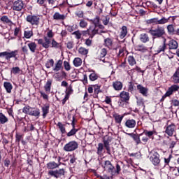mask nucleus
<instances>
[{
  "instance_id": "nucleus-27",
  "label": "nucleus",
  "mask_w": 179,
  "mask_h": 179,
  "mask_svg": "<svg viewBox=\"0 0 179 179\" xmlns=\"http://www.w3.org/2000/svg\"><path fill=\"white\" fill-rule=\"evenodd\" d=\"M107 52H108V51L107 50V49L106 48H101L99 50V59H101V61H103V62H106V61L104 59H103V58H104V57H106V55H107Z\"/></svg>"
},
{
  "instance_id": "nucleus-39",
  "label": "nucleus",
  "mask_w": 179,
  "mask_h": 179,
  "mask_svg": "<svg viewBox=\"0 0 179 179\" xmlns=\"http://www.w3.org/2000/svg\"><path fill=\"white\" fill-rule=\"evenodd\" d=\"M127 62L130 66H134V65H136V59L134 56L127 57Z\"/></svg>"
},
{
  "instance_id": "nucleus-46",
  "label": "nucleus",
  "mask_w": 179,
  "mask_h": 179,
  "mask_svg": "<svg viewBox=\"0 0 179 179\" xmlns=\"http://www.w3.org/2000/svg\"><path fill=\"white\" fill-rule=\"evenodd\" d=\"M167 31L169 34H174V25L173 24H169L166 27Z\"/></svg>"
},
{
  "instance_id": "nucleus-34",
  "label": "nucleus",
  "mask_w": 179,
  "mask_h": 179,
  "mask_svg": "<svg viewBox=\"0 0 179 179\" xmlns=\"http://www.w3.org/2000/svg\"><path fill=\"white\" fill-rule=\"evenodd\" d=\"M127 34H128V29L126 26L122 27L120 34V38H125V37H127Z\"/></svg>"
},
{
  "instance_id": "nucleus-52",
  "label": "nucleus",
  "mask_w": 179,
  "mask_h": 179,
  "mask_svg": "<svg viewBox=\"0 0 179 179\" xmlns=\"http://www.w3.org/2000/svg\"><path fill=\"white\" fill-rule=\"evenodd\" d=\"M103 103H106L108 106H113V100L111 99V96H106Z\"/></svg>"
},
{
  "instance_id": "nucleus-22",
  "label": "nucleus",
  "mask_w": 179,
  "mask_h": 179,
  "mask_svg": "<svg viewBox=\"0 0 179 179\" xmlns=\"http://www.w3.org/2000/svg\"><path fill=\"white\" fill-rule=\"evenodd\" d=\"M127 135H129V136H131V138H132V139L136 143V145H141L142 143V142H141L140 134H135L134 133H129V134H127Z\"/></svg>"
},
{
  "instance_id": "nucleus-32",
  "label": "nucleus",
  "mask_w": 179,
  "mask_h": 179,
  "mask_svg": "<svg viewBox=\"0 0 179 179\" xmlns=\"http://www.w3.org/2000/svg\"><path fill=\"white\" fill-rule=\"evenodd\" d=\"M66 17L64 14H60L59 13H55L53 15V19L55 20H65Z\"/></svg>"
},
{
  "instance_id": "nucleus-12",
  "label": "nucleus",
  "mask_w": 179,
  "mask_h": 179,
  "mask_svg": "<svg viewBox=\"0 0 179 179\" xmlns=\"http://www.w3.org/2000/svg\"><path fill=\"white\" fill-rule=\"evenodd\" d=\"M121 102L120 103V106H124V103L126 104H129V100L131 99V96L129 95V92L127 91H122L119 95Z\"/></svg>"
},
{
  "instance_id": "nucleus-21",
  "label": "nucleus",
  "mask_w": 179,
  "mask_h": 179,
  "mask_svg": "<svg viewBox=\"0 0 179 179\" xmlns=\"http://www.w3.org/2000/svg\"><path fill=\"white\" fill-rule=\"evenodd\" d=\"M112 86L114 89V90H116V92H120L122 90V87H124V85L122 84V82L116 80L113 83Z\"/></svg>"
},
{
  "instance_id": "nucleus-10",
  "label": "nucleus",
  "mask_w": 179,
  "mask_h": 179,
  "mask_svg": "<svg viewBox=\"0 0 179 179\" xmlns=\"http://www.w3.org/2000/svg\"><path fill=\"white\" fill-rule=\"evenodd\" d=\"M79 148V144L75 141H71L64 145L63 150L64 152H73Z\"/></svg>"
},
{
  "instance_id": "nucleus-3",
  "label": "nucleus",
  "mask_w": 179,
  "mask_h": 179,
  "mask_svg": "<svg viewBox=\"0 0 179 179\" xmlns=\"http://www.w3.org/2000/svg\"><path fill=\"white\" fill-rule=\"evenodd\" d=\"M155 135H157L156 130H144L143 132L140 134L141 145H146V143L149 142V139H155Z\"/></svg>"
},
{
  "instance_id": "nucleus-33",
  "label": "nucleus",
  "mask_w": 179,
  "mask_h": 179,
  "mask_svg": "<svg viewBox=\"0 0 179 179\" xmlns=\"http://www.w3.org/2000/svg\"><path fill=\"white\" fill-rule=\"evenodd\" d=\"M73 64L76 68H78V66H82V64H83V62L82 61V59L80 57H75Z\"/></svg>"
},
{
  "instance_id": "nucleus-45",
  "label": "nucleus",
  "mask_w": 179,
  "mask_h": 179,
  "mask_svg": "<svg viewBox=\"0 0 179 179\" xmlns=\"http://www.w3.org/2000/svg\"><path fill=\"white\" fill-rule=\"evenodd\" d=\"M103 149H104V145L101 143H99L98 144V148H97V155H99V156H103Z\"/></svg>"
},
{
  "instance_id": "nucleus-30",
  "label": "nucleus",
  "mask_w": 179,
  "mask_h": 179,
  "mask_svg": "<svg viewBox=\"0 0 179 179\" xmlns=\"http://www.w3.org/2000/svg\"><path fill=\"white\" fill-rule=\"evenodd\" d=\"M31 117H36L38 118L40 117V109L38 108H33L31 110L30 115Z\"/></svg>"
},
{
  "instance_id": "nucleus-6",
  "label": "nucleus",
  "mask_w": 179,
  "mask_h": 179,
  "mask_svg": "<svg viewBox=\"0 0 179 179\" xmlns=\"http://www.w3.org/2000/svg\"><path fill=\"white\" fill-rule=\"evenodd\" d=\"M100 22V17L97 16L94 19V25H90L88 30V36L89 37L93 38L96 36V34H99V28L96 24L99 23Z\"/></svg>"
},
{
  "instance_id": "nucleus-38",
  "label": "nucleus",
  "mask_w": 179,
  "mask_h": 179,
  "mask_svg": "<svg viewBox=\"0 0 179 179\" xmlns=\"http://www.w3.org/2000/svg\"><path fill=\"white\" fill-rule=\"evenodd\" d=\"M136 51H140L141 52H146L148 51V48L144 45H137L135 47Z\"/></svg>"
},
{
  "instance_id": "nucleus-62",
  "label": "nucleus",
  "mask_w": 179,
  "mask_h": 179,
  "mask_svg": "<svg viewBox=\"0 0 179 179\" xmlns=\"http://www.w3.org/2000/svg\"><path fill=\"white\" fill-rule=\"evenodd\" d=\"M37 3L42 6H47V0H38Z\"/></svg>"
},
{
  "instance_id": "nucleus-36",
  "label": "nucleus",
  "mask_w": 179,
  "mask_h": 179,
  "mask_svg": "<svg viewBox=\"0 0 179 179\" xmlns=\"http://www.w3.org/2000/svg\"><path fill=\"white\" fill-rule=\"evenodd\" d=\"M78 53L80 55H83L84 57H87V54H89V49H87L83 47H80L78 49Z\"/></svg>"
},
{
  "instance_id": "nucleus-57",
  "label": "nucleus",
  "mask_w": 179,
  "mask_h": 179,
  "mask_svg": "<svg viewBox=\"0 0 179 179\" xmlns=\"http://www.w3.org/2000/svg\"><path fill=\"white\" fill-rule=\"evenodd\" d=\"M166 42H164L162 45H160L158 48L157 52H164L166 50Z\"/></svg>"
},
{
  "instance_id": "nucleus-54",
  "label": "nucleus",
  "mask_w": 179,
  "mask_h": 179,
  "mask_svg": "<svg viewBox=\"0 0 179 179\" xmlns=\"http://www.w3.org/2000/svg\"><path fill=\"white\" fill-rule=\"evenodd\" d=\"M93 43V38H91L89 36L88 38L85 39V44L87 45V47H91L92 44Z\"/></svg>"
},
{
  "instance_id": "nucleus-7",
  "label": "nucleus",
  "mask_w": 179,
  "mask_h": 179,
  "mask_svg": "<svg viewBox=\"0 0 179 179\" xmlns=\"http://www.w3.org/2000/svg\"><path fill=\"white\" fill-rule=\"evenodd\" d=\"M148 33H150V34H151V36L153 37H157V38H159L160 37H163V36L166 34V29H164V27L158 25L155 29L151 28Z\"/></svg>"
},
{
  "instance_id": "nucleus-9",
  "label": "nucleus",
  "mask_w": 179,
  "mask_h": 179,
  "mask_svg": "<svg viewBox=\"0 0 179 179\" xmlns=\"http://www.w3.org/2000/svg\"><path fill=\"white\" fill-rule=\"evenodd\" d=\"M170 17H169L168 18L163 17L160 20H159V18L157 17L151 18L147 20V23L148 24H166V23H169V20H170Z\"/></svg>"
},
{
  "instance_id": "nucleus-20",
  "label": "nucleus",
  "mask_w": 179,
  "mask_h": 179,
  "mask_svg": "<svg viewBox=\"0 0 179 179\" xmlns=\"http://www.w3.org/2000/svg\"><path fill=\"white\" fill-rule=\"evenodd\" d=\"M111 142V137H108L107 139H103V146L106 150L108 155H111V149L110 148V143Z\"/></svg>"
},
{
  "instance_id": "nucleus-49",
  "label": "nucleus",
  "mask_w": 179,
  "mask_h": 179,
  "mask_svg": "<svg viewBox=\"0 0 179 179\" xmlns=\"http://www.w3.org/2000/svg\"><path fill=\"white\" fill-rule=\"evenodd\" d=\"M72 34L76 36V38H77V40H80L82 38V32L79 30L73 32Z\"/></svg>"
},
{
  "instance_id": "nucleus-41",
  "label": "nucleus",
  "mask_w": 179,
  "mask_h": 179,
  "mask_svg": "<svg viewBox=\"0 0 179 179\" xmlns=\"http://www.w3.org/2000/svg\"><path fill=\"white\" fill-rule=\"evenodd\" d=\"M140 41L141 43H148L149 41V36H148V34H141L140 35Z\"/></svg>"
},
{
  "instance_id": "nucleus-5",
  "label": "nucleus",
  "mask_w": 179,
  "mask_h": 179,
  "mask_svg": "<svg viewBox=\"0 0 179 179\" xmlns=\"http://www.w3.org/2000/svg\"><path fill=\"white\" fill-rule=\"evenodd\" d=\"M164 132L165 134H166V135H168V136H173L176 131H177V125H176V123L168 120L166 122V124L164 127Z\"/></svg>"
},
{
  "instance_id": "nucleus-4",
  "label": "nucleus",
  "mask_w": 179,
  "mask_h": 179,
  "mask_svg": "<svg viewBox=\"0 0 179 179\" xmlns=\"http://www.w3.org/2000/svg\"><path fill=\"white\" fill-rule=\"evenodd\" d=\"M52 86V79H48L45 83V85L43 86V89L45 92L41 91L39 92L41 97H43V100H46L48 101V94L51 93V87Z\"/></svg>"
},
{
  "instance_id": "nucleus-18",
  "label": "nucleus",
  "mask_w": 179,
  "mask_h": 179,
  "mask_svg": "<svg viewBox=\"0 0 179 179\" xmlns=\"http://www.w3.org/2000/svg\"><path fill=\"white\" fill-rule=\"evenodd\" d=\"M177 92H179V85L174 84L168 88L166 94H169L170 97V96H173V94L177 93Z\"/></svg>"
},
{
  "instance_id": "nucleus-31",
  "label": "nucleus",
  "mask_w": 179,
  "mask_h": 179,
  "mask_svg": "<svg viewBox=\"0 0 179 179\" xmlns=\"http://www.w3.org/2000/svg\"><path fill=\"white\" fill-rule=\"evenodd\" d=\"M90 72H92V73H90L89 76L90 80H91V82H94L97 80V79H99V75L97 74V73H96V71L93 70H92Z\"/></svg>"
},
{
  "instance_id": "nucleus-42",
  "label": "nucleus",
  "mask_w": 179,
  "mask_h": 179,
  "mask_svg": "<svg viewBox=\"0 0 179 179\" xmlns=\"http://www.w3.org/2000/svg\"><path fill=\"white\" fill-rule=\"evenodd\" d=\"M57 127H58L59 129H60L62 134H66V129H65V124H62V122H59L57 124Z\"/></svg>"
},
{
  "instance_id": "nucleus-37",
  "label": "nucleus",
  "mask_w": 179,
  "mask_h": 179,
  "mask_svg": "<svg viewBox=\"0 0 179 179\" xmlns=\"http://www.w3.org/2000/svg\"><path fill=\"white\" fill-rule=\"evenodd\" d=\"M0 20L3 22V23H6V24H8V26H12L13 24L12 20H10L6 15L2 16L0 18Z\"/></svg>"
},
{
  "instance_id": "nucleus-56",
  "label": "nucleus",
  "mask_w": 179,
  "mask_h": 179,
  "mask_svg": "<svg viewBox=\"0 0 179 179\" xmlns=\"http://www.w3.org/2000/svg\"><path fill=\"white\" fill-rule=\"evenodd\" d=\"M79 129H72L69 132L67 133V136H73V135H76V132H78Z\"/></svg>"
},
{
  "instance_id": "nucleus-61",
  "label": "nucleus",
  "mask_w": 179,
  "mask_h": 179,
  "mask_svg": "<svg viewBox=\"0 0 179 179\" xmlns=\"http://www.w3.org/2000/svg\"><path fill=\"white\" fill-rule=\"evenodd\" d=\"M75 45V44L73 43V41H71L67 42L66 43V47L69 50H72V48H73V46Z\"/></svg>"
},
{
  "instance_id": "nucleus-26",
  "label": "nucleus",
  "mask_w": 179,
  "mask_h": 179,
  "mask_svg": "<svg viewBox=\"0 0 179 179\" xmlns=\"http://www.w3.org/2000/svg\"><path fill=\"white\" fill-rule=\"evenodd\" d=\"M168 46L169 50H177V48H178V43L177 42V41L171 39L169 42Z\"/></svg>"
},
{
  "instance_id": "nucleus-48",
  "label": "nucleus",
  "mask_w": 179,
  "mask_h": 179,
  "mask_svg": "<svg viewBox=\"0 0 179 179\" xmlns=\"http://www.w3.org/2000/svg\"><path fill=\"white\" fill-rule=\"evenodd\" d=\"M20 34H22V29H20V27H15L14 30L15 37H20Z\"/></svg>"
},
{
  "instance_id": "nucleus-16",
  "label": "nucleus",
  "mask_w": 179,
  "mask_h": 179,
  "mask_svg": "<svg viewBox=\"0 0 179 179\" xmlns=\"http://www.w3.org/2000/svg\"><path fill=\"white\" fill-rule=\"evenodd\" d=\"M103 45L108 50H113L114 48V39L112 38H106L103 41Z\"/></svg>"
},
{
  "instance_id": "nucleus-25",
  "label": "nucleus",
  "mask_w": 179,
  "mask_h": 179,
  "mask_svg": "<svg viewBox=\"0 0 179 179\" xmlns=\"http://www.w3.org/2000/svg\"><path fill=\"white\" fill-rule=\"evenodd\" d=\"M137 90L139 91L141 94H143V96H148V92L149 91L148 87H145L142 85L139 84L137 85Z\"/></svg>"
},
{
  "instance_id": "nucleus-28",
  "label": "nucleus",
  "mask_w": 179,
  "mask_h": 179,
  "mask_svg": "<svg viewBox=\"0 0 179 179\" xmlns=\"http://www.w3.org/2000/svg\"><path fill=\"white\" fill-rule=\"evenodd\" d=\"M42 117L43 118H45V117H47L48 113H50V104H45L43 107H42Z\"/></svg>"
},
{
  "instance_id": "nucleus-15",
  "label": "nucleus",
  "mask_w": 179,
  "mask_h": 179,
  "mask_svg": "<svg viewBox=\"0 0 179 179\" xmlns=\"http://www.w3.org/2000/svg\"><path fill=\"white\" fill-rule=\"evenodd\" d=\"M124 127L129 129H134L136 127V120L131 118L127 119L124 122Z\"/></svg>"
},
{
  "instance_id": "nucleus-17",
  "label": "nucleus",
  "mask_w": 179,
  "mask_h": 179,
  "mask_svg": "<svg viewBox=\"0 0 179 179\" xmlns=\"http://www.w3.org/2000/svg\"><path fill=\"white\" fill-rule=\"evenodd\" d=\"M150 159L154 166H159L160 164V155L157 152H155Z\"/></svg>"
},
{
  "instance_id": "nucleus-58",
  "label": "nucleus",
  "mask_w": 179,
  "mask_h": 179,
  "mask_svg": "<svg viewBox=\"0 0 179 179\" xmlns=\"http://www.w3.org/2000/svg\"><path fill=\"white\" fill-rule=\"evenodd\" d=\"M132 71H136V72H139L141 73H143V72H145L144 71H143L142 69H141V68L138 66H136L134 69L130 70V71H127V73H130V72H132Z\"/></svg>"
},
{
  "instance_id": "nucleus-8",
  "label": "nucleus",
  "mask_w": 179,
  "mask_h": 179,
  "mask_svg": "<svg viewBox=\"0 0 179 179\" xmlns=\"http://www.w3.org/2000/svg\"><path fill=\"white\" fill-rule=\"evenodd\" d=\"M11 9L15 12H22L24 9V2L23 0H13Z\"/></svg>"
},
{
  "instance_id": "nucleus-59",
  "label": "nucleus",
  "mask_w": 179,
  "mask_h": 179,
  "mask_svg": "<svg viewBox=\"0 0 179 179\" xmlns=\"http://www.w3.org/2000/svg\"><path fill=\"white\" fill-rule=\"evenodd\" d=\"M64 67L65 71H69L71 69V64L69 63V62L64 61Z\"/></svg>"
},
{
  "instance_id": "nucleus-24",
  "label": "nucleus",
  "mask_w": 179,
  "mask_h": 179,
  "mask_svg": "<svg viewBox=\"0 0 179 179\" xmlns=\"http://www.w3.org/2000/svg\"><path fill=\"white\" fill-rule=\"evenodd\" d=\"M62 64L63 62L61 59H59L55 64V66H53L52 71L54 72H58L62 69Z\"/></svg>"
},
{
  "instance_id": "nucleus-53",
  "label": "nucleus",
  "mask_w": 179,
  "mask_h": 179,
  "mask_svg": "<svg viewBox=\"0 0 179 179\" xmlns=\"http://www.w3.org/2000/svg\"><path fill=\"white\" fill-rule=\"evenodd\" d=\"M72 93H73V90L72 89V85H70L66 88V96H68L69 97H70Z\"/></svg>"
},
{
  "instance_id": "nucleus-47",
  "label": "nucleus",
  "mask_w": 179,
  "mask_h": 179,
  "mask_svg": "<svg viewBox=\"0 0 179 179\" xmlns=\"http://www.w3.org/2000/svg\"><path fill=\"white\" fill-rule=\"evenodd\" d=\"M10 72L13 75H17V73H20V72H22V71L20 70V68L17 66V67H13L11 69Z\"/></svg>"
},
{
  "instance_id": "nucleus-55",
  "label": "nucleus",
  "mask_w": 179,
  "mask_h": 179,
  "mask_svg": "<svg viewBox=\"0 0 179 179\" xmlns=\"http://www.w3.org/2000/svg\"><path fill=\"white\" fill-rule=\"evenodd\" d=\"M45 66H46V68H48V69L52 68V66H54V59H49V60L46 62Z\"/></svg>"
},
{
  "instance_id": "nucleus-19",
  "label": "nucleus",
  "mask_w": 179,
  "mask_h": 179,
  "mask_svg": "<svg viewBox=\"0 0 179 179\" xmlns=\"http://www.w3.org/2000/svg\"><path fill=\"white\" fill-rule=\"evenodd\" d=\"M34 36V34L33 33V29L30 27H27L24 30V37L23 38H27V40L31 38Z\"/></svg>"
},
{
  "instance_id": "nucleus-44",
  "label": "nucleus",
  "mask_w": 179,
  "mask_h": 179,
  "mask_svg": "<svg viewBox=\"0 0 179 179\" xmlns=\"http://www.w3.org/2000/svg\"><path fill=\"white\" fill-rule=\"evenodd\" d=\"M32 108L33 107H31L30 106H26L22 108V113H24V114L30 115Z\"/></svg>"
},
{
  "instance_id": "nucleus-1",
  "label": "nucleus",
  "mask_w": 179,
  "mask_h": 179,
  "mask_svg": "<svg viewBox=\"0 0 179 179\" xmlns=\"http://www.w3.org/2000/svg\"><path fill=\"white\" fill-rule=\"evenodd\" d=\"M46 167L48 170V176L49 177H53L54 178H61L63 176H65V169H56L59 167V164L56 163L55 162H48L46 164Z\"/></svg>"
},
{
  "instance_id": "nucleus-51",
  "label": "nucleus",
  "mask_w": 179,
  "mask_h": 179,
  "mask_svg": "<svg viewBox=\"0 0 179 179\" xmlns=\"http://www.w3.org/2000/svg\"><path fill=\"white\" fill-rule=\"evenodd\" d=\"M79 26L81 29H86L87 27V22L85 20H80Z\"/></svg>"
},
{
  "instance_id": "nucleus-64",
  "label": "nucleus",
  "mask_w": 179,
  "mask_h": 179,
  "mask_svg": "<svg viewBox=\"0 0 179 179\" xmlns=\"http://www.w3.org/2000/svg\"><path fill=\"white\" fill-rule=\"evenodd\" d=\"M171 104L172 106H173L174 107H179V101L177 99H173L171 101Z\"/></svg>"
},
{
  "instance_id": "nucleus-29",
  "label": "nucleus",
  "mask_w": 179,
  "mask_h": 179,
  "mask_svg": "<svg viewBox=\"0 0 179 179\" xmlns=\"http://www.w3.org/2000/svg\"><path fill=\"white\" fill-rule=\"evenodd\" d=\"M27 43H29V41H27ZM27 47L30 50L31 52L34 53L37 50V43H36V42H29L27 43Z\"/></svg>"
},
{
  "instance_id": "nucleus-2",
  "label": "nucleus",
  "mask_w": 179,
  "mask_h": 179,
  "mask_svg": "<svg viewBox=\"0 0 179 179\" xmlns=\"http://www.w3.org/2000/svg\"><path fill=\"white\" fill-rule=\"evenodd\" d=\"M46 36L43 37V39L40 38L38 40V44L40 45H42L43 48H50V45L51 44V39L55 36V34H54V31H52V29H50V28H48L45 31Z\"/></svg>"
},
{
  "instance_id": "nucleus-40",
  "label": "nucleus",
  "mask_w": 179,
  "mask_h": 179,
  "mask_svg": "<svg viewBox=\"0 0 179 179\" xmlns=\"http://www.w3.org/2000/svg\"><path fill=\"white\" fill-rule=\"evenodd\" d=\"M9 119L2 113H0V124H3L8 122Z\"/></svg>"
},
{
  "instance_id": "nucleus-13",
  "label": "nucleus",
  "mask_w": 179,
  "mask_h": 179,
  "mask_svg": "<svg viewBox=\"0 0 179 179\" xmlns=\"http://www.w3.org/2000/svg\"><path fill=\"white\" fill-rule=\"evenodd\" d=\"M17 50H14L11 52H0V58H6L7 61H10V58H16V56L17 55Z\"/></svg>"
},
{
  "instance_id": "nucleus-14",
  "label": "nucleus",
  "mask_w": 179,
  "mask_h": 179,
  "mask_svg": "<svg viewBox=\"0 0 179 179\" xmlns=\"http://www.w3.org/2000/svg\"><path fill=\"white\" fill-rule=\"evenodd\" d=\"M100 165L101 166L102 169H103L105 171H108V173H113L115 169L111 162L108 160L100 162Z\"/></svg>"
},
{
  "instance_id": "nucleus-63",
  "label": "nucleus",
  "mask_w": 179,
  "mask_h": 179,
  "mask_svg": "<svg viewBox=\"0 0 179 179\" xmlns=\"http://www.w3.org/2000/svg\"><path fill=\"white\" fill-rule=\"evenodd\" d=\"M128 92H129L130 93H132V92H134V83L131 82L129 83Z\"/></svg>"
},
{
  "instance_id": "nucleus-50",
  "label": "nucleus",
  "mask_w": 179,
  "mask_h": 179,
  "mask_svg": "<svg viewBox=\"0 0 179 179\" xmlns=\"http://www.w3.org/2000/svg\"><path fill=\"white\" fill-rule=\"evenodd\" d=\"M93 87H96V89H100V86L95 85H89L87 87V93L92 94L93 93Z\"/></svg>"
},
{
  "instance_id": "nucleus-60",
  "label": "nucleus",
  "mask_w": 179,
  "mask_h": 179,
  "mask_svg": "<svg viewBox=\"0 0 179 179\" xmlns=\"http://www.w3.org/2000/svg\"><path fill=\"white\" fill-rule=\"evenodd\" d=\"M23 134H17L15 135V141L16 142H18V143L20 142V141H22V139H23Z\"/></svg>"
},
{
  "instance_id": "nucleus-23",
  "label": "nucleus",
  "mask_w": 179,
  "mask_h": 179,
  "mask_svg": "<svg viewBox=\"0 0 179 179\" xmlns=\"http://www.w3.org/2000/svg\"><path fill=\"white\" fill-rule=\"evenodd\" d=\"M113 118L115 120V124H118L119 125H121V122H122V120H124V115L114 113Z\"/></svg>"
},
{
  "instance_id": "nucleus-35",
  "label": "nucleus",
  "mask_w": 179,
  "mask_h": 179,
  "mask_svg": "<svg viewBox=\"0 0 179 179\" xmlns=\"http://www.w3.org/2000/svg\"><path fill=\"white\" fill-rule=\"evenodd\" d=\"M3 87L6 89L7 93H12V89H13V86H12V83L9 82H4Z\"/></svg>"
},
{
  "instance_id": "nucleus-43",
  "label": "nucleus",
  "mask_w": 179,
  "mask_h": 179,
  "mask_svg": "<svg viewBox=\"0 0 179 179\" xmlns=\"http://www.w3.org/2000/svg\"><path fill=\"white\" fill-rule=\"evenodd\" d=\"M50 44L52 45V48H62V45H61V43L57 42V41H55V39H52L50 42Z\"/></svg>"
},
{
  "instance_id": "nucleus-11",
  "label": "nucleus",
  "mask_w": 179,
  "mask_h": 179,
  "mask_svg": "<svg viewBox=\"0 0 179 179\" xmlns=\"http://www.w3.org/2000/svg\"><path fill=\"white\" fill-rule=\"evenodd\" d=\"M27 22L30 23L31 26H38L40 24V15H28L26 18Z\"/></svg>"
}]
</instances>
